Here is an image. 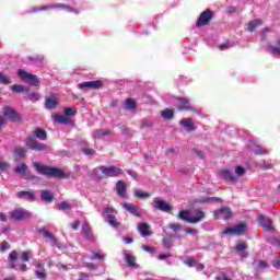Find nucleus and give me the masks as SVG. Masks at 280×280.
<instances>
[{
  "label": "nucleus",
  "mask_w": 280,
  "mask_h": 280,
  "mask_svg": "<svg viewBox=\"0 0 280 280\" xmlns=\"http://www.w3.org/2000/svg\"><path fill=\"white\" fill-rule=\"evenodd\" d=\"M209 21H211V12L203 11L199 19L197 20V27H202L203 25H209Z\"/></svg>",
  "instance_id": "nucleus-11"
},
{
  "label": "nucleus",
  "mask_w": 280,
  "mask_h": 280,
  "mask_svg": "<svg viewBox=\"0 0 280 280\" xmlns=\"http://www.w3.org/2000/svg\"><path fill=\"white\" fill-rule=\"evenodd\" d=\"M21 259L22 261H30V259H32V254H30V252H23Z\"/></svg>",
  "instance_id": "nucleus-50"
},
{
  "label": "nucleus",
  "mask_w": 280,
  "mask_h": 280,
  "mask_svg": "<svg viewBox=\"0 0 280 280\" xmlns=\"http://www.w3.org/2000/svg\"><path fill=\"white\" fill-rule=\"evenodd\" d=\"M98 170L104 174V176H107V178H116L124 174V171L117 166H100Z\"/></svg>",
  "instance_id": "nucleus-4"
},
{
  "label": "nucleus",
  "mask_w": 280,
  "mask_h": 280,
  "mask_svg": "<svg viewBox=\"0 0 280 280\" xmlns=\"http://www.w3.org/2000/svg\"><path fill=\"white\" fill-rule=\"evenodd\" d=\"M15 174H22L23 176H25L26 172H27V165L26 164H21L18 165L14 168Z\"/></svg>",
  "instance_id": "nucleus-37"
},
{
  "label": "nucleus",
  "mask_w": 280,
  "mask_h": 280,
  "mask_svg": "<svg viewBox=\"0 0 280 280\" xmlns=\"http://www.w3.org/2000/svg\"><path fill=\"white\" fill-rule=\"evenodd\" d=\"M185 233H187L188 235H198V230L188 228L185 230Z\"/></svg>",
  "instance_id": "nucleus-58"
},
{
  "label": "nucleus",
  "mask_w": 280,
  "mask_h": 280,
  "mask_svg": "<svg viewBox=\"0 0 280 280\" xmlns=\"http://www.w3.org/2000/svg\"><path fill=\"white\" fill-rule=\"evenodd\" d=\"M122 241L125 242V244H132L133 242L132 237H122Z\"/></svg>",
  "instance_id": "nucleus-64"
},
{
  "label": "nucleus",
  "mask_w": 280,
  "mask_h": 280,
  "mask_svg": "<svg viewBox=\"0 0 280 280\" xmlns=\"http://www.w3.org/2000/svg\"><path fill=\"white\" fill-rule=\"evenodd\" d=\"M161 116L163 117V119H166V121H170L174 119V109L166 108L161 112Z\"/></svg>",
  "instance_id": "nucleus-26"
},
{
  "label": "nucleus",
  "mask_w": 280,
  "mask_h": 280,
  "mask_svg": "<svg viewBox=\"0 0 280 280\" xmlns=\"http://www.w3.org/2000/svg\"><path fill=\"white\" fill-rule=\"evenodd\" d=\"M4 117L7 119H10L11 121H19V114H16V110L12 109L11 107H5L3 110Z\"/></svg>",
  "instance_id": "nucleus-14"
},
{
  "label": "nucleus",
  "mask_w": 280,
  "mask_h": 280,
  "mask_svg": "<svg viewBox=\"0 0 280 280\" xmlns=\"http://www.w3.org/2000/svg\"><path fill=\"white\" fill-rule=\"evenodd\" d=\"M180 125L188 130V132H194L196 130V127H194V124H191V119H183L180 120Z\"/></svg>",
  "instance_id": "nucleus-25"
},
{
  "label": "nucleus",
  "mask_w": 280,
  "mask_h": 280,
  "mask_svg": "<svg viewBox=\"0 0 280 280\" xmlns=\"http://www.w3.org/2000/svg\"><path fill=\"white\" fill-rule=\"evenodd\" d=\"M18 198H25L26 200H34V192L32 191H19Z\"/></svg>",
  "instance_id": "nucleus-32"
},
{
  "label": "nucleus",
  "mask_w": 280,
  "mask_h": 280,
  "mask_svg": "<svg viewBox=\"0 0 280 280\" xmlns=\"http://www.w3.org/2000/svg\"><path fill=\"white\" fill-rule=\"evenodd\" d=\"M170 257H172V254H160L158 259H160V261H165V259H170Z\"/></svg>",
  "instance_id": "nucleus-56"
},
{
  "label": "nucleus",
  "mask_w": 280,
  "mask_h": 280,
  "mask_svg": "<svg viewBox=\"0 0 280 280\" xmlns=\"http://www.w3.org/2000/svg\"><path fill=\"white\" fill-rule=\"evenodd\" d=\"M121 207L126 209L131 215H135L136 218H141L142 213H144L143 208L132 205V203H121Z\"/></svg>",
  "instance_id": "nucleus-6"
},
{
  "label": "nucleus",
  "mask_w": 280,
  "mask_h": 280,
  "mask_svg": "<svg viewBox=\"0 0 280 280\" xmlns=\"http://www.w3.org/2000/svg\"><path fill=\"white\" fill-rule=\"evenodd\" d=\"M12 91L14 93H23V91H30V88L24 86V85L15 84V85L12 86Z\"/></svg>",
  "instance_id": "nucleus-39"
},
{
  "label": "nucleus",
  "mask_w": 280,
  "mask_h": 280,
  "mask_svg": "<svg viewBox=\"0 0 280 280\" xmlns=\"http://www.w3.org/2000/svg\"><path fill=\"white\" fill-rule=\"evenodd\" d=\"M27 152V150H25V148L19 147L15 149V154L18 156H20L21 159H23V156H25V153Z\"/></svg>",
  "instance_id": "nucleus-45"
},
{
  "label": "nucleus",
  "mask_w": 280,
  "mask_h": 280,
  "mask_svg": "<svg viewBox=\"0 0 280 280\" xmlns=\"http://www.w3.org/2000/svg\"><path fill=\"white\" fill-rule=\"evenodd\" d=\"M0 84H12V79L3 72H0Z\"/></svg>",
  "instance_id": "nucleus-38"
},
{
  "label": "nucleus",
  "mask_w": 280,
  "mask_h": 280,
  "mask_svg": "<svg viewBox=\"0 0 280 280\" xmlns=\"http://www.w3.org/2000/svg\"><path fill=\"white\" fill-rule=\"evenodd\" d=\"M82 235L85 237V240H89L90 242H93V231L91 230V225L89 223L84 222L82 224Z\"/></svg>",
  "instance_id": "nucleus-15"
},
{
  "label": "nucleus",
  "mask_w": 280,
  "mask_h": 280,
  "mask_svg": "<svg viewBox=\"0 0 280 280\" xmlns=\"http://www.w3.org/2000/svg\"><path fill=\"white\" fill-rule=\"evenodd\" d=\"M33 167H35L37 174L47 178H67V174L60 168L47 166L38 162L33 163Z\"/></svg>",
  "instance_id": "nucleus-1"
},
{
  "label": "nucleus",
  "mask_w": 280,
  "mask_h": 280,
  "mask_svg": "<svg viewBox=\"0 0 280 280\" xmlns=\"http://www.w3.org/2000/svg\"><path fill=\"white\" fill-rule=\"evenodd\" d=\"M9 258L11 261H16V259H19V253H16V250L11 252Z\"/></svg>",
  "instance_id": "nucleus-53"
},
{
  "label": "nucleus",
  "mask_w": 280,
  "mask_h": 280,
  "mask_svg": "<svg viewBox=\"0 0 280 280\" xmlns=\"http://www.w3.org/2000/svg\"><path fill=\"white\" fill-rule=\"evenodd\" d=\"M259 224L266 229V231H271L272 230V221H270V218L260 215L258 218Z\"/></svg>",
  "instance_id": "nucleus-17"
},
{
  "label": "nucleus",
  "mask_w": 280,
  "mask_h": 280,
  "mask_svg": "<svg viewBox=\"0 0 280 280\" xmlns=\"http://www.w3.org/2000/svg\"><path fill=\"white\" fill-rule=\"evenodd\" d=\"M125 107L127 110H135V108H137V103L132 98H127L125 101Z\"/></svg>",
  "instance_id": "nucleus-34"
},
{
  "label": "nucleus",
  "mask_w": 280,
  "mask_h": 280,
  "mask_svg": "<svg viewBox=\"0 0 280 280\" xmlns=\"http://www.w3.org/2000/svg\"><path fill=\"white\" fill-rule=\"evenodd\" d=\"M269 51L272 56H278L280 58V39L277 42V46H270Z\"/></svg>",
  "instance_id": "nucleus-35"
},
{
  "label": "nucleus",
  "mask_w": 280,
  "mask_h": 280,
  "mask_svg": "<svg viewBox=\"0 0 280 280\" xmlns=\"http://www.w3.org/2000/svg\"><path fill=\"white\" fill-rule=\"evenodd\" d=\"M71 229H73V231H78V229H80V221H74L71 223Z\"/></svg>",
  "instance_id": "nucleus-62"
},
{
  "label": "nucleus",
  "mask_w": 280,
  "mask_h": 280,
  "mask_svg": "<svg viewBox=\"0 0 280 280\" xmlns=\"http://www.w3.org/2000/svg\"><path fill=\"white\" fill-rule=\"evenodd\" d=\"M234 172L238 178V176H244L246 174V168L242 166H236Z\"/></svg>",
  "instance_id": "nucleus-44"
},
{
  "label": "nucleus",
  "mask_w": 280,
  "mask_h": 280,
  "mask_svg": "<svg viewBox=\"0 0 280 280\" xmlns=\"http://www.w3.org/2000/svg\"><path fill=\"white\" fill-rule=\"evenodd\" d=\"M110 135V130L108 129H98L94 131L93 138L94 139H104V137Z\"/></svg>",
  "instance_id": "nucleus-24"
},
{
  "label": "nucleus",
  "mask_w": 280,
  "mask_h": 280,
  "mask_svg": "<svg viewBox=\"0 0 280 280\" xmlns=\"http://www.w3.org/2000/svg\"><path fill=\"white\" fill-rule=\"evenodd\" d=\"M220 176L223 180H228L229 183H237V175H234L229 170L221 171Z\"/></svg>",
  "instance_id": "nucleus-12"
},
{
  "label": "nucleus",
  "mask_w": 280,
  "mask_h": 280,
  "mask_svg": "<svg viewBox=\"0 0 280 280\" xmlns=\"http://www.w3.org/2000/svg\"><path fill=\"white\" fill-rule=\"evenodd\" d=\"M78 86L79 89H81V91H89V89H101L102 81L101 80L86 81V82L80 83Z\"/></svg>",
  "instance_id": "nucleus-10"
},
{
  "label": "nucleus",
  "mask_w": 280,
  "mask_h": 280,
  "mask_svg": "<svg viewBox=\"0 0 280 280\" xmlns=\"http://www.w3.org/2000/svg\"><path fill=\"white\" fill-rule=\"evenodd\" d=\"M259 25H261V20H252L247 24V31L254 32L255 30H257V27H259Z\"/></svg>",
  "instance_id": "nucleus-27"
},
{
  "label": "nucleus",
  "mask_w": 280,
  "mask_h": 280,
  "mask_svg": "<svg viewBox=\"0 0 280 280\" xmlns=\"http://www.w3.org/2000/svg\"><path fill=\"white\" fill-rule=\"evenodd\" d=\"M10 165L5 162H0V172H7Z\"/></svg>",
  "instance_id": "nucleus-60"
},
{
  "label": "nucleus",
  "mask_w": 280,
  "mask_h": 280,
  "mask_svg": "<svg viewBox=\"0 0 280 280\" xmlns=\"http://www.w3.org/2000/svg\"><path fill=\"white\" fill-rule=\"evenodd\" d=\"M9 215L13 222H22L23 220H30V218H32V212L23 208H18L9 212Z\"/></svg>",
  "instance_id": "nucleus-3"
},
{
  "label": "nucleus",
  "mask_w": 280,
  "mask_h": 280,
  "mask_svg": "<svg viewBox=\"0 0 280 280\" xmlns=\"http://www.w3.org/2000/svg\"><path fill=\"white\" fill-rule=\"evenodd\" d=\"M35 277L40 280L47 279V273L45 272V269L42 270H35Z\"/></svg>",
  "instance_id": "nucleus-40"
},
{
  "label": "nucleus",
  "mask_w": 280,
  "mask_h": 280,
  "mask_svg": "<svg viewBox=\"0 0 280 280\" xmlns=\"http://www.w3.org/2000/svg\"><path fill=\"white\" fill-rule=\"evenodd\" d=\"M196 259H192V258H186L185 260H184V264L186 265V266H188L189 268H194V267H196Z\"/></svg>",
  "instance_id": "nucleus-46"
},
{
  "label": "nucleus",
  "mask_w": 280,
  "mask_h": 280,
  "mask_svg": "<svg viewBox=\"0 0 280 280\" xmlns=\"http://www.w3.org/2000/svg\"><path fill=\"white\" fill-rule=\"evenodd\" d=\"M34 135L37 139H39L40 141H47V131L43 130V129H36L34 131Z\"/></svg>",
  "instance_id": "nucleus-31"
},
{
  "label": "nucleus",
  "mask_w": 280,
  "mask_h": 280,
  "mask_svg": "<svg viewBox=\"0 0 280 280\" xmlns=\"http://www.w3.org/2000/svg\"><path fill=\"white\" fill-rule=\"evenodd\" d=\"M152 207L153 209L163 211L164 213H170V211H172V206H170V203L165 202L164 200H154L152 202Z\"/></svg>",
  "instance_id": "nucleus-9"
},
{
  "label": "nucleus",
  "mask_w": 280,
  "mask_h": 280,
  "mask_svg": "<svg viewBox=\"0 0 280 280\" xmlns=\"http://www.w3.org/2000/svg\"><path fill=\"white\" fill-rule=\"evenodd\" d=\"M45 106L48 110H54L58 106V100L56 96H50L46 98Z\"/></svg>",
  "instance_id": "nucleus-20"
},
{
  "label": "nucleus",
  "mask_w": 280,
  "mask_h": 280,
  "mask_svg": "<svg viewBox=\"0 0 280 280\" xmlns=\"http://www.w3.org/2000/svg\"><path fill=\"white\" fill-rule=\"evenodd\" d=\"M58 209L59 211H65L67 209H71V203L67 202V201H61L59 205H58Z\"/></svg>",
  "instance_id": "nucleus-42"
},
{
  "label": "nucleus",
  "mask_w": 280,
  "mask_h": 280,
  "mask_svg": "<svg viewBox=\"0 0 280 280\" xmlns=\"http://www.w3.org/2000/svg\"><path fill=\"white\" fill-rule=\"evenodd\" d=\"M40 233L43 235V237H46V240H49L50 244L56 245V236H54V234H51L49 231L47 230H40Z\"/></svg>",
  "instance_id": "nucleus-28"
},
{
  "label": "nucleus",
  "mask_w": 280,
  "mask_h": 280,
  "mask_svg": "<svg viewBox=\"0 0 280 280\" xmlns=\"http://www.w3.org/2000/svg\"><path fill=\"white\" fill-rule=\"evenodd\" d=\"M10 248V244L8 242H2L0 244V252L1 253H5V250H8Z\"/></svg>",
  "instance_id": "nucleus-51"
},
{
  "label": "nucleus",
  "mask_w": 280,
  "mask_h": 280,
  "mask_svg": "<svg viewBox=\"0 0 280 280\" xmlns=\"http://www.w3.org/2000/svg\"><path fill=\"white\" fill-rule=\"evenodd\" d=\"M40 198L44 202H52L54 201V192L49 190H42Z\"/></svg>",
  "instance_id": "nucleus-23"
},
{
  "label": "nucleus",
  "mask_w": 280,
  "mask_h": 280,
  "mask_svg": "<svg viewBox=\"0 0 280 280\" xmlns=\"http://www.w3.org/2000/svg\"><path fill=\"white\" fill-rule=\"evenodd\" d=\"M152 126H154V122L152 120H142V124L140 126V128H152Z\"/></svg>",
  "instance_id": "nucleus-47"
},
{
  "label": "nucleus",
  "mask_w": 280,
  "mask_h": 280,
  "mask_svg": "<svg viewBox=\"0 0 280 280\" xmlns=\"http://www.w3.org/2000/svg\"><path fill=\"white\" fill-rule=\"evenodd\" d=\"M179 220H184V222H188L189 224H198L201 220H205V212H198L197 218L191 217V213L187 210H182L178 214Z\"/></svg>",
  "instance_id": "nucleus-2"
},
{
  "label": "nucleus",
  "mask_w": 280,
  "mask_h": 280,
  "mask_svg": "<svg viewBox=\"0 0 280 280\" xmlns=\"http://www.w3.org/2000/svg\"><path fill=\"white\" fill-rule=\"evenodd\" d=\"M168 229H172V231H174V233H178V231H180L182 226L178 223H171L168 225Z\"/></svg>",
  "instance_id": "nucleus-49"
},
{
  "label": "nucleus",
  "mask_w": 280,
  "mask_h": 280,
  "mask_svg": "<svg viewBox=\"0 0 280 280\" xmlns=\"http://www.w3.org/2000/svg\"><path fill=\"white\" fill-rule=\"evenodd\" d=\"M52 117L55 121H57L58 124H65V125L73 124L71 119H69L67 116H63V115L54 114Z\"/></svg>",
  "instance_id": "nucleus-22"
},
{
  "label": "nucleus",
  "mask_w": 280,
  "mask_h": 280,
  "mask_svg": "<svg viewBox=\"0 0 280 280\" xmlns=\"http://www.w3.org/2000/svg\"><path fill=\"white\" fill-rule=\"evenodd\" d=\"M116 191L120 198H126V182L118 180L116 184Z\"/></svg>",
  "instance_id": "nucleus-18"
},
{
  "label": "nucleus",
  "mask_w": 280,
  "mask_h": 280,
  "mask_svg": "<svg viewBox=\"0 0 280 280\" xmlns=\"http://www.w3.org/2000/svg\"><path fill=\"white\" fill-rule=\"evenodd\" d=\"M125 259L130 268H139V265L135 262L137 258L132 254L125 252Z\"/></svg>",
  "instance_id": "nucleus-19"
},
{
  "label": "nucleus",
  "mask_w": 280,
  "mask_h": 280,
  "mask_svg": "<svg viewBox=\"0 0 280 280\" xmlns=\"http://www.w3.org/2000/svg\"><path fill=\"white\" fill-rule=\"evenodd\" d=\"M246 231V224L241 223L237 225H234L232 228H226L223 231V235H243V233H245Z\"/></svg>",
  "instance_id": "nucleus-7"
},
{
  "label": "nucleus",
  "mask_w": 280,
  "mask_h": 280,
  "mask_svg": "<svg viewBox=\"0 0 280 280\" xmlns=\"http://www.w3.org/2000/svg\"><path fill=\"white\" fill-rule=\"evenodd\" d=\"M18 75L28 84H32V86H38L39 84L38 78L35 74L28 73L23 69L18 70Z\"/></svg>",
  "instance_id": "nucleus-5"
},
{
  "label": "nucleus",
  "mask_w": 280,
  "mask_h": 280,
  "mask_svg": "<svg viewBox=\"0 0 280 280\" xmlns=\"http://www.w3.org/2000/svg\"><path fill=\"white\" fill-rule=\"evenodd\" d=\"M230 47H233V44L226 42L220 46L221 51H224V49H230Z\"/></svg>",
  "instance_id": "nucleus-61"
},
{
  "label": "nucleus",
  "mask_w": 280,
  "mask_h": 280,
  "mask_svg": "<svg viewBox=\"0 0 280 280\" xmlns=\"http://www.w3.org/2000/svg\"><path fill=\"white\" fill-rule=\"evenodd\" d=\"M106 222H108L110 226H119V222L117 221V218H115V215L113 214H108L106 217Z\"/></svg>",
  "instance_id": "nucleus-36"
},
{
  "label": "nucleus",
  "mask_w": 280,
  "mask_h": 280,
  "mask_svg": "<svg viewBox=\"0 0 280 280\" xmlns=\"http://www.w3.org/2000/svg\"><path fill=\"white\" fill-rule=\"evenodd\" d=\"M253 152L255 154H268V152L266 151V149H264L260 145H255V148L253 149Z\"/></svg>",
  "instance_id": "nucleus-43"
},
{
  "label": "nucleus",
  "mask_w": 280,
  "mask_h": 280,
  "mask_svg": "<svg viewBox=\"0 0 280 280\" xmlns=\"http://www.w3.org/2000/svg\"><path fill=\"white\" fill-rule=\"evenodd\" d=\"M148 229H150V225L148 223L138 224V231L142 235V237H148L152 235V233L148 232Z\"/></svg>",
  "instance_id": "nucleus-21"
},
{
  "label": "nucleus",
  "mask_w": 280,
  "mask_h": 280,
  "mask_svg": "<svg viewBox=\"0 0 280 280\" xmlns=\"http://www.w3.org/2000/svg\"><path fill=\"white\" fill-rule=\"evenodd\" d=\"M66 117H75L78 109L75 107H66L63 110Z\"/></svg>",
  "instance_id": "nucleus-33"
},
{
  "label": "nucleus",
  "mask_w": 280,
  "mask_h": 280,
  "mask_svg": "<svg viewBox=\"0 0 280 280\" xmlns=\"http://www.w3.org/2000/svg\"><path fill=\"white\" fill-rule=\"evenodd\" d=\"M273 268H277L278 270H280V257H276L272 261H271Z\"/></svg>",
  "instance_id": "nucleus-54"
},
{
  "label": "nucleus",
  "mask_w": 280,
  "mask_h": 280,
  "mask_svg": "<svg viewBox=\"0 0 280 280\" xmlns=\"http://www.w3.org/2000/svg\"><path fill=\"white\" fill-rule=\"evenodd\" d=\"M91 261H95V259L104 260V255L96 253L92 257H90Z\"/></svg>",
  "instance_id": "nucleus-52"
},
{
  "label": "nucleus",
  "mask_w": 280,
  "mask_h": 280,
  "mask_svg": "<svg viewBox=\"0 0 280 280\" xmlns=\"http://www.w3.org/2000/svg\"><path fill=\"white\" fill-rule=\"evenodd\" d=\"M142 248L145 250V253H154V248H152L148 245H142Z\"/></svg>",
  "instance_id": "nucleus-63"
},
{
  "label": "nucleus",
  "mask_w": 280,
  "mask_h": 280,
  "mask_svg": "<svg viewBox=\"0 0 280 280\" xmlns=\"http://www.w3.org/2000/svg\"><path fill=\"white\" fill-rule=\"evenodd\" d=\"M82 152L85 153L86 156H93V154H95V150L89 148H84Z\"/></svg>",
  "instance_id": "nucleus-55"
},
{
  "label": "nucleus",
  "mask_w": 280,
  "mask_h": 280,
  "mask_svg": "<svg viewBox=\"0 0 280 280\" xmlns=\"http://www.w3.org/2000/svg\"><path fill=\"white\" fill-rule=\"evenodd\" d=\"M231 218V208H221L215 212L217 220H229Z\"/></svg>",
  "instance_id": "nucleus-13"
},
{
  "label": "nucleus",
  "mask_w": 280,
  "mask_h": 280,
  "mask_svg": "<svg viewBox=\"0 0 280 280\" xmlns=\"http://www.w3.org/2000/svg\"><path fill=\"white\" fill-rule=\"evenodd\" d=\"M30 60L32 62H43V60H45V57H43L42 55H36L33 57H30Z\"/></svg>",
  "instance_id": "nucleus-48"
},
{
  "label": "nucleus",
  "mask_w": 280,
  "mask_h": 280,
  "mask_svg": "<svg viewBox=\"0 0 280 280\" xmlns=\"http://www.w3.org/2000/svg\"><path fill=\"white\" fill-rule=\"evenodd\" d=\"M27 100H31V102H38V100H40V94L37 92L30 93Z\"/></svg>",
  "instance_id": "nucleus-41"
},
{
  "label": "nucleus",
  "mask_w": 280,
  "mask_h": 280,
  "mask_svg": "<svg viewBox=\"0 0 280 280\" xmlns=\"http://www.w3.org/2000/svg\"><path fill=\"white\" fill-rule=\"evenodd\" d=\"M163 246L164 248H166L167 250H170V248H172V242L167 238L163 240Z\"/></svg>",
  "instance_id": "nucleus-57"
},
{
  "label": "nucleus",
  "mask_w": 280,
  "mask_h": 280,
  "mask_svg": "<svg viewBox=\"0 0 280 280\" xmlns=\"http://www.w3.org/2000/svg\"><path fill=\"white\" fill-rule=\"evenodd\" d=\"M179 106L178 110H191V103H189V98L178 97Z\"/></svg>",
  "instance_id": "nucleus-16"
},
{
  "label": "nucleus",
  "mask_w": 280,
  "mask_h": 280,
  "mask_svg": "<svg viewBox=\"0 0 280 280\" xmlns=\"http://www.w3.org/2000/svg\"><path fill=\"white\" fill-rule=\"evenodd\" d=\"M133 194L136 198H140L141 200H148V198H150V192L143 191L141 189H135Z\"/></svg>",
  "instance_id": "nucleus-29"
},
{
  "label": "nucleus",
  "mask_w": 280,
  "mask_h": 280,
  "mask_svg": "<svg viewBox=\"0 0 280 280\" xmlns=\"http://www.w3.org/2000/svg\"><path fill=\"white\" fill-rule=\"evenodd\" d=\"M246 248H248V245H246L244 242H241L236 245V253H241V257H246L247 254L244 252Z\"/></svg>",
  "instance_id": "nucleus-30"
},
{
  "label": "nucleus",
  "mask_w": 280,
  "mask_h": 280,
  "mask_svg": "<svg viewBox=\"0 0 280 280\" xmlns=\"http://www.w3.org/2000/svg\"><path fill=\"white\" fill-rule=\"evenodd\" d=\"M26 145L31 148V150H36L37 152H45V150H48L45 143L38 142L32 137L26 139Z\"/></svg>",
  "instance_id": "nucleus-8"
},
{
  "label": "nucleus",
  "mask_w": 280,
  "mask_h": 280,
  "mask_svg": "<svg viewBox=\"0 0 280 280\" xmlns=\"http://www.w3.org/2000/svg\"><path fill=\"white\" fill-rule=\"evenodd\" d=\"M103 213H108L110 215L112 213H117V211L113 207H107L103 210Z\"/></svg>",
  "instance_id": "nucleus-59"
}]
</instances>
